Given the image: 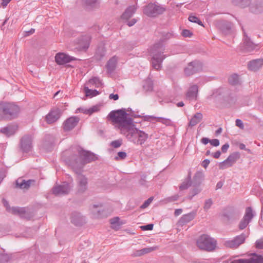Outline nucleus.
Returning a JSON list of instances; mask_svg holds the SVG:
<instances>
[{
    "label": "nucleus",
    "mask_w": 263,
    "mask_h": 263,
    "mask_svg": "<svg viewBox=\"0 0 263 263\" xmlns=\"http://www.w3.org/2000/svg\"><path fill=\"white\" fill-rule=\"evenodd\" d=\"M263 65V59H258L250 61L248 64V69L251 71H256Z\"/></svg>",
    "instance_id": "nucleus-24"
},
{
    "label": "nucleus",
    "mask_w": 263,
    "mask_h": 263,
    "mask_svg": "<svg viewBox=\"0 0 263 263\" xmlns=\"http://www.w3.org/2000/svg\"><path fill=\"white\" fill-rule=\"evenodd\" d=\"M158 249V247L157 246L145 248L140 250L135 251L134 253V255L135 256H141L142 255L148 254Z\"/></svg>",
    "instance_id": "nucleus-28"
},
{
    "label": "nucleus",
    "mask_w": 263,
    "mask_h": 263,
    "mask_svg": "<svg viewBox=\"0 0 263 263\" xmlns=\"http://www.w3.org/2000/svg\"><path fill=\"white\" fill-rule=\"evenodd\" d=\"M88 84L95 85L96 87H99L102 85L101 81L98 77H93L90 79L88 81Z\"/></svg>",
    "instance_id": "nucleus-38"
},
{
    "label": "nucleus",
    "mask_w": 263,
    "mask_h": 263,
    "mask_svg": "<svg viewBox=\"0 0 263 263\" xmlns=\"http://www.w3.org/2000/svg\"><path fill=\"white\" fill-rule=\"evenodd\" d=\"M21 111L20 107L16 104L0 101V120L10 121L17 118Z\"/></svg>",
    "instance_id": "nucleus-3"
},
{
    "label": "nucleus",
    "mask_w": 263,
    "mask_h": 263,
    "mask_svg": "<svg viewBox=\"0 0 263 263\" xmlns=\"http://www.w3.org/2000/svg\"><path fill=\"white\" fill-rule=\"evenodd\" d=\"M117 58L114 56L111 58L107 63L106 67L108 72H112L116 67Z\"/></svg>",
    "instance_id": "nucleus-29"
},
{
    "label": "nucleus",
    "mask_w": 263,
    "mask_h": 263,
    "mask_svg": "<svg viewBox=\"0 0 263 263\" xmlns=\"http://www.w3.org/2000/svg\"><path fill=\"white\" fill-rule=\"evenodd\" d=\"M210 163V161L209 159H206L202 162L201 166L204 168H206L208 166Z\"/></svg>",
    "instance_id": "nucleus-59"
},
{
    "label": "nucleus",
    "mask_w": 263,
    "mask_h": 263,
    "mask_svg": "<svg viewBox=\"0 0 263 263\" xmlns=\"http://www.w3.org/2000/svg\"><path fill=\"white\" fill-rule=\"evenodd\" d=\"M61 115V112L59 108L53 109L46 115V121L48 124H52L58 121Z\"/></svg>",
    "instance_id": "nucleus-17"
},
{
    "label": "nucleus",
    "mask_w": 263,
    "mask_h": 263,
    "mask_svg": "<svg viewBox=\"0 0 263 263\" xmlns=\"http://www.w3.org/2000/svg\"><path fill=\"white\" fill-rule=\"evenodd\" d=\"M232 3L241 8H245L251 3V0H232Z\"/></svg>",
    "instance_id": "nucleus-34"
},
{
    "label": "nucleus",
    "mask_w": 263,
    "mask_h": 263,
    "mask_svg": "<svg viewBox=\"0 0 263 263\" xmlns=\"http://www.w3.org/2000/svg\"><path fill=\"white\" fill-rule=\"evenodd\" d=\"M210 144L214 146H218L219 145V141L217 139H212L210 141Z\"/></svg>",
    "instance_id": "nucleus-58"
},
{
    "label": "nucleus",
    "mask_w": 263,
    "mask_h": 263,
    "mask_svg": "<svg viewBox=\"0 0 263 263\" xmlns=\"http://www.w3.org/2000/svg\"><path fill=\"white\" fill-rule=\"evenodd\" d=\"M107 119L120 130V134L134 144L142 145L148 138L147 134L136 127L133 119L126 112L125 108L111 111Z\"/></svg>",
    "instance_id": "nucleus-1"
},
{
    "label": "nucleus",
    "mask_w": 263,
    "mask_h": 263,
    "mask_svg": "<svg viewBox=\"0 0 263 263\" xmlns=\"http://www.w3.org/2000/svg\"><path fill=\"white\" fill-rule=\"evenodd\" d=\"M197 245L201 250L211 251L215 249L216 241L209 236L204 234L197 239Z\"/></svg>",
    "instance_id": "nucleus-6"
},
{
    "label": "nucleus",
    "mask_w": 263,
    "mask_h": 263,
    "mask_svg": "<svg viewBox=\"0 0 263 263\" xmlns=\"http://www.w3.org/2000/svg\"><path fill=\"white\" fill-rule=\"evenodd\" d=\"M70 218L71 222L76 226H80L85 223V218L79 213H72Z\"/></svg>",
    "instance_id": "nucleus-22"
},
{
    "label": "nucleus",
    "mask_w": 263,
    "mask_h": 263,
    "mask_svg": "<svg viewBox=\"0 0 263 263\" xmlns=\"http://www.w3.org/2000/svg\"><path fill=\"white\" fill-rule=\"evenodd\" d=\"M137 7L135 5L129 6L123 13L121 17L123 20H128L135 13Z\"/></svg>",
    "instance_id": "nucleus-27"
},
{
    "label": "nucleus",
    "mask_w": 263,
    "mask_h": 263,
    "mask_svg": "<svg viewBox=\"0 0 263 263\" xmlns=\"http://www.w3.org/2000/svg\"><path fill=\"white\" fill-rule=\"evenodd\" d=\"M149 118L152 119H156L157 122H160L166 125H170L171 122V120L168 119L163 118L161 117L156 118L154 116H149Z\"/></svg>",
    "instance_id": "nucleus-41"
},
{
    "label": "nucleus",
    "mask_w": 263,
    "mask_h": 263,
    "mask_svg": "<svg viewBox=\"0 0 263 263\" xmlns=\"http://www.w3.org/2000/svg\"><path fill=\"white\" fill-rule=\"evenodd\" d=\"M255 257L250 258V263H263V256L254 254Z\"/></svg>",
    "instance_id": "nucleus-40"
},
{
    "label": "nucleus",
    "mask_w": 263,
    "mask_h": 263,
    "mask_svg": "<svg viewBox=\"0 0 263 263\" xmlns=\"http://www.w3.org/2000/svg\"><path fill=\"white\" fill-rule=\"evenodd\" d=\"M182 195V194L180 193V195L179 194H176V195H174L172 196H171V197H169L168 198H167L166 199V200L167 201V202H173V201H177L178 198H179V197L181 196Z\"/></svg>",
    "instance_id": "nucleus-44"
},
{
    "label": "nucleus",
    "mask_w": 263,
    "mask_h": 263,
    "mask_svg": "<svg viewBox=\"0 0 263 263\" xmlns=\"http://www.w3.org/2000/svg\"><path fill=\"white\" fill-rule=\"evenodd\" d=\"M213 204V201L211 199H209L208 200H206L204 203V210L205 211H208L211 206V205Z\"/></svg>",
    "instance_id": "nucleus-48"
},
{
    "label": "nucleus",
    "mask_w": 263,
    "mask_h": 263,
    "mask_svg": "<svg viewBox=\"0 0 263 263\" xmlns=\"http://www.w3.org/2000/svg\"><path fill=\"white\" fill-rule=\"evenodd\" d=\"M246 238V237L245 234H241L232 240L224 241V246L227 248L236 249L245 242Z\"/></svg>",
    "instance_id": "nucleus-12"
},
{
    "label": "nucleus",
    "mask_w": 263,
    "mask_h": 263,
    "mask_svg": "<svg viewBox=\"0 0 263 263\" xmlns=\"http://www.w3.org/2000/svg\"><path fill=\"white\" fill-rule=\"evenodd\" d=\"M109 99L116 101L119 99V96L118 94L111 93L109 96Z\"/></svg>",
    "instance_id": "nucleus-62"
},
{
    "label": "nucleus",
    "mask_w": 263,
    "mask_h": 263,
    "mask_svg": "<svg viewBox=\"0 0 263 263\" xmlns=\"http://www.w3.org/2000/svg\"><path fill=\"white\" fill-rule=\"evenodd\" d=\"M105 50L103 47L99 48L96 52L97 57L99 60L105 56Z\"/></svg>",
    "instance_id": "nucleus-42"
},
{
    "label": "nucleus",
    "mask_w": 263,
    "mask_h": 263,
    "mask_svg": "<svg viewBox=\"0 0 263 263\" xmlns=\"http://www.w3.org/2000/svg\"><path fill=\"white\" fill-rule=\"evenodd\" d=\"M84 91L87 97H92L96 96L99 94V91L97 90H91L88 87H84Z\"/></svg>",
    "instance_id": "nucleus-37"
},
{
    "label": "nucleus",
    "mask_w": 263,
    "mask_h": 263,
    "mask_svg": "<svg viewBox=\"0 0 263 263\" xmlns=\"http://www.w3.org/2000/svg\"><path fill=\"white\" fill-rule=\"evenodd\" d=\"M71 189L69 183L64 182L62 184L57 185L53 187L52 193L56 196L67 195Z\"/></svg>",
    "instance_id": "nucleus-10"
},
{
    "label": "nucleus",
    "mask_w": 263,
    "mask_h": 263,
    "mask_svg": "<svg viewBox=\"0 0 263 263\" xmlns=\"http://www.w3.org/2000/svg\"><path fill=\"white\" fill-rule=\"evenodd\" d=\"M88 8H96L99 6V0H84Z\"/></svg>",
    "instance_id": "nucleus-36"
},
{
    "label": "nucleus",
    "mask_w": 263,
    "mask_h": 263,
    "mask_svg": "<svg viewBox=\"0 0 263 263\" xmlns=\"http://www.w3.org/2000/svg\"><path fill=\"white\" fill-rule=\"evenodd\" d=\"M153 199V197H150L147 200L144 201V202L141 205V208L144 209L147 207L149 204L152 202Z\"/></svg>",
    "instance_id": "nucleus-53"
},
{
    "label": "nucleus",
    "mask_w": 263,
    "mask_h": 263,
    "mask_svg": "<svg viewBox=\"0 0 263 263\" xmlns=\"http://www.w3.org/2000/svg\"><path fill=\"white\" fill-rule=\"evenodd\" d=\"M79 121V118L77 117H71L67 119L63 124V129L65 131H70L75 127Z\"/></svg>",
    "instance_id": "nucleus-20"
},
{
    "label": "nucleus",
    "mask_w": 263,
    "mask_h": 263,
    "mask_svg": "<svg viewBox=\"0 0 263 263\" xmlns=\"http://www.w3.org/2000/svg\"><path fill=\"white\" fill-rule=\"evenodd\" d=\"M75 60L76 58L62 52L58 53L55 56V61L58 65H64Z\"/></svg>",
    "instance_id": "nucleus-18"
},
{
    "label": "nucleus",
    "mask_w": 263,
    "mask_h": 263,
    "mask_svg": "<svg viewBox=\"0 0 263 263\" xmlns=\"http://www.w3.org/2000/svg\"><path fill=\"white\" fill-rule=\"evenodd\" d=\"M165 10L164 6L158 3H151L143 7V12L148 17H154L162 14Z\"/></svg>",
    "instance_id": "nucleus-5"
},
{
    "label": "nucleus",
    "mask_w": 263,
    "mask_h": 263,
    "mask_svg": "<svg viewBox=\"0 0 263 263\" xmlns=\"http://www.w3.org/2000/svg\"><path fill=\"white\" fill-rule=\"evenodd\" d=\"M99 110L98 107L97 106H94L89 109H87L85 111V113L88 114H91Z\"/></svg>",
    "instance_id": "nucleus-54"
},
{
    "label": "nucleus",
    "mask_w": 263,
    "mask_h": 263,
    "mask_svg": "<svg viewBox=\"0 0 263 263\" xmlns=\"http://www.w3.org/2000/svg\"><path fill=\"white\" fill-rule=\"evenodd\" d=\"M198 91V87L197 85L191 86L186 93V98L189 100H196Z\"/></svg>",
    "instance_id": "nucleus-26"
},
{
    "label": "nucleus",
    "mask_w": 263,
    "mask_h": 263,
    "mask_svg": "<svg viewBox=\"0 0 263 263\" xmlns=\"http://www.w3.org/2000/svg\"><path fill=\"white\" fill-rule=\"evenodd\" d=\"M32 138L31 136H24L21 140V148L23 152H30L32 148Z\"/></svg>",
    "instance_id": "nucleus-16"
},
{
    "label": "nucleus",
    "mask_w": 263,
    "mask_h": 263,
    "mask_svg": "<svg viewBox=\"0 0 263 263\" xmlns=\"http://www.w3.org/2000/svg\"><path fill=\"white\" fill-rule=\"evenodd\" d=\"M243 31L244 37L243 45L241 47V50L244 52H249L254 50L257 45L251 41L250 38L247 35L246 33Z\"/></svg>",
    "instance_id": "nucleus-15"
},
{
    "label": "nucleus",
    "mask_w": 263,
    "mask_h": 263,
    "mask_svg": "<svg viewBox=\"0 0 263 263\" xmlns=\"http://www.w3.org/2000/svg\"><path fill=\"white\" fill-rule=\"evenodd\" d=\"M216 26L223 34L227 35L231 32L232 24L227 21L221 20L216 22Z\"/></svg>",
    "instance_id": "nucleus-14"
},
{
    "label": "nucleus",
    "mask_w": 263,
    "mask_h": 263,
    "mask_svg": "<svg viewBox=\"0 0 263 263\" xmlns=\"http://www.w3.org/2000/svg\"><path fill=\"white\" fill-rule=\"evenodd\" d=\"M254 216V214L253 213L252 208L251 207H247L246 209L245 215L239 222L238 226L239 229L240 230L245 229Z\"/></svg>",
    "instance_id": "nucleus-11"
},
{
    "label": "nucleus",
    "mask_w": 263,
    "mask_h": 263,
    "mask_svg": "<svg viewBox=\"0 0 263 263\" xmlns=\"http://www.w3.org/2000/svg\"><path fill=\"white\" fill-rule=\"evenodd\" d=\"M91 37L89 34L81 36L78 40L80 50L86 51L89 47Z\"/></svg>",
    "instance_id": "nucleus-19"
},
{
    "label": "nucleus",
    "mask_w": 263,
    "mask_h": 263,
    "mask_svg": "<svg viewBox=\"0 0 263 263\" xmlns=\"http://www.w3.org/2000/svg\"><path fill=\"white\" fill-rule=\"evenodd\" d=\"M79 154L72 155L69 159V165L75 173L82 172L86 164L98 159L96 154L84 150L79 151Z\"/></svg>",
    "instance_id": "nucleus-2"
},
{
    "label": "nucleus",
    "mask_w": 263,
    "mask_h": 263,
    "mask_svg": "<svg viewBox=\"0 0 263 263\" xmlns=\"http://www.w3.org/2000/svg\"><path fill=\"white\" fill-rule=\"evenodd\" d=\"M188 19L191 22L196 23H197L198 24H199V25L203 26L201 21L198 18V17H197L196 16L190 15Z\"/></svg>",
    "instance_id": "nucleus-43"
},
{
    "label": "nucleus",
    "mask_w": 263,
    "mask_h": 263,
    "mask_svg": "<svg viewBox=\"0 0 263 263\" xmlns=\"http://www.w3.org/2000/svg\"><path fill=\"white\" fill-rule=\"evenodd\" d=\"M249 6L252 13L257 14L263 11V2L256 1Z\"/></svg>",
    "instance_id": "nucleus-23"
},
{
    "label": "nucleus",
    "mask_w": 263,
    "mask_h": 263,
    "mask_svg": "<svg viewBox=\"0 0 263 263\" xmlns=\"http://www.w3.org/2000/svg\"><path fill=\"white\" fill-rule=\"evenodd\" d=\"M120 218L118 217H116L113 218H111L110 220V222L111 224H115L118 223Z\"/></svg>",
    "instance_id": "nucleus-63"
},
{
    "label": "nucleus",
    "mask_w": 263,
    "mask_h": 263,
    "mask_svg": "<svg viewBox=\"0 0 263 263\" xmlns=\"http://www.w3.org/2000/svg\"><path fill=\"white\" fill-rule=\"evenodd\" d=\"M16 130V127L14 126H8L2 128L1 130V132L6 136L9 137L14 134Z\"/></svg>",
    "instance_id": "nucleus-32"
},
{
    "label": "nucleus",
    "mask_w": 263,
    "mask_h": 263,
    "mask_svg": "<svg viewBox=\"0 0 263 263\" xmlns=\"http://www.w3.org/2000/svg\"><path fill=\"white\" fill-rule=\"evenodd\" d=\"M201 190L198 188H195L191 192V195H189L187 196V198L190 200H192L193 197L195 196L196 195L198 194L200 192Z\"/></svg>",
    "instance_id": "nucleus-45"
},
{
    "label": "nucleus",
    "mask_w": 263,
    "mask_h": 263,
    "mask_svg": "<svg viewBox=\"0 0 263 263\" xmlns=\"http://www.w3.org/2000/svg\"><path fill=\"white\" fill-rule=\"evenodd\" d=\"M193 34L192 32L187 29H183L181 32V35L185 37H191Z\"/></svg>",
    "instance_id": "nucleus-46"
},
{
    "label": "nucleus",
    "mask_w": 263,
    "mask_h": 263,
    "mask_svg": "<svg viewBox=\"0 0 263 263\" xmlns=\"http://www.w3.org/2000/svg\"><path fill=\"white\" fill-rule=\"evenodd\" d=\"M230 263H250V258L249 259H238L231 261Z\"/></svg>",
    "instance_id": "nucleus-49"
},
{
    "label": "nucleus",
    "mask_w": 263,
    "mask_h": 263,
    "mask_svg": "<svg viewBox=\"0 0 263 263\" xmlns=\"http://www.w3.org/2000/svg\"><path fill=\"white\" fill-rule=\"evenodd\" d=\"M8 212L14 215H19L21 216H23V214L25 213V209L24 208L12 207Z\"/></svg>",
    "instance_id": "nucleus-33"
},
{
    "label": "nucleus",
    "mask_w": 263,
    "mask_h": 263,
    "mask_svg": "<svg viewBox=\"0 0 263 263\" xmlns=\"http://www.w3.org/2000/svg\"><path fill=\"white\" fill-rule=\"evenodd\" d=\"M240 157V155L239 152H235L231 154L226 160L219 163V169L224 170L233 166Z\"/></svg>",
    "instance_id": "nucleus-9"
},
{
    "label": "nucleus",
    "mask_w": 263,
    "mask_h": 263,
    "mask_svg": "<svg viewBox=\"0 0 263 263\" xmlns=\"http://www.w3.org/2000/svg\"><path fill=\"white\" fill-rule=\"evenodd\" d=\"M153 86H154L153 81L149 78H147L146 79L144 80L143 82L142 87H143V90L145 92L152 91L153 90Z\"/></svg>",
    "instance_id": "nucleus-30"
},
{
    "label": "nucleus",
    "mask_w": 263,
    "mask_h": 263,
    "mask_svg": "<svg viewBox=\"0 0 263 263\" xmlns=\"http://www.w3.org/2000/svg\"><path fill=\"white\" fill-rule=\"evenodd\" d=\"M164 47L160 43H156L151 49V53L153 54L151 62L153 67L156 70H160L162 68V63L166 55L163 54Z\"/></svg>",
    "instance_id": "nucleus-4"
},
{
    "label": "nucleus",
    "mask_w": 263,
    "mask_h": 263,
    "mask_svg": "<svg viewBox=\"0 0 263 263\" xmlns=\"http://www.w3.org/2000/svg\"><path fill=\"white\" fill-rule=\"evenodd\" d=\"M202 63L199 61H194L189 63L187 66L184 68V73L190 76L196 73L199 72L202 70Z\"/></svg>",
    "instance_id": "nucleus-8"
},
{
    "label": "nucleus",
    "mask_w": 263,
    "mask_h": 263,
    "mask_svg": "<svg viewBox=\"0 0 263 263\" xmlns=\"http://www.w3.org/2000/svg\"><path fill=\"white\" fill-rule=\"evenodd\" d=\"M10 259V257L8 254H2L1 255V260L3 262H7Z\"/></svg>",
    "instance_id": "nucleus-56"
},
{
    "label": "nucleus",
    "mask_w": 263,
    "mask_h": 263,
    "mask_svg": "<svg viewBox=\"0 0 263 263\" xmlns=\"http://www.w3.org/2000/svg\"><path fill=\"white\" fill-rule=\"evenodd\" d=\"M82 172L76 173L77 174L76 179L77 192L79 194H83L88 189V178Z\"/></svg>",
    "instance_id": "nucleus-7"
},
{
    "label": "nucleus",
    "mask_w": 263,
    "mask_h": 263,
    "mask_svg": "<svg viewBox=\"0 0 263 263\" xmlns=\"http://www.w3.org/2000/svg\"><path fill=\"white\" fill-rule=\"evenodd\" d=\"M117 155H118V156L116 157V158H115V159L116 160H118L119 159L123 160L127 156L126 153L124 152H119L118 153Z\"/></svg>",
    "instance_id": "nucleus-50"
},
{
    "label": "nucleus",
    "mask_w": 263,
    "mask_h": 263,
    "mask_svg": "<svg viewBox=\"0 0 263 263\" xmlns=\"http://www.w3.org/2000/svg\"><path fill=\"white\" fill-rule=\"evenodd\" d=\"M137 20L136 18H133L130 21H128L126 23V24L129 26V27H132L133 26V25H134L137 22Z\"/></svg>",
    "instance_id": "nucleus-57"
},
{
    "label": "nucleus",
    "mask_w": 263,
    "mask_h": 263,
    "mask_svg": "<svg viewBox=\"0 0 263 263\" xmlns=\"http://www.w3.org/2000/svg\"><path fill=\"white\" fill-rule=\"evenodd\" d=\"M111 145L114 148H118L122 144V141L119 140H115L111 142Z\"/></svg>",
    "instance_id": "nucleus-51"
},
{
    "label": "nucleus",
    "mask_w": 263,
    "mask_h": 263,
    "mask_svg": "<svg viewBox=\"0 0 263 263\" xmlns=\"http://www.w3.org/2000/svg\"><path fill=\"white\" fill-rule=\"evenodd\" d=\"M196 214V211H192L188 214L182 215L179 220V224L183 226L190 222L195 218Z\"/></svg>",
    "instance_id": "nucleus-25"
},
{
    "label": "nucleus",
    "mask_w": 263,
    "mask_h": 263,
    "mask_svg": "<svg viewBox=\"0 0 263 263\" xmlns=\"http://www.w3.org/2000/svg\"><path fill=\"white\" fill-rule=\"evenodd\" d=\"M236 125L239 128L242 129L243 128V124L242 121L240 119H236L235 121Z\"/></svg>",
    "instance_id": "nucleus-61"
},
{
    "label": "nucleus",
    "mask_w": 263,
    "mask_h": 263,
    "mask_svg": "<svg viewBox=\"0 0 263 263\" xmlns=\"http://www.w3.org/2000/svg\"><path fill=\"white\" fill-rule=\"evenodd\" d=\"M191 184L192 181L191 176L189 175L187 178L179 186L180 192L184 190H187L190 186H191Z\"/></svg>",
    "instance_id": "nucleus-35"
},
{
    "label": "nucleus",
    "mask_w": 263,
    "mask_h": 263,
    "mask_svg": "<svg viewBox=\"0 0 263 263\" xmlns=\"http://www.w3.org/2000/svg\"><path fill=\"white\" fill-rule=\"evenodd\" d=\"M35 182V180L29 179L27 181L22 179H18L15 181V187L20 188L21 189L28 190L32 183Z\"/></svg>",
    "instance_id": "nucleus-21"
},
{
    "label": "nucleus",
    "mask_w": 263,
    "mask_h": 263,
    "mask_svg": "<svg viewBox=\"0 0 263 263\" xmlns=\"http://www.w3.org/2000/svg\"><path fill=\"white\" fill-rule=\"evenodd\" d=\"M154 224L152 223L148 224L146 225L142 226L141 227L143 231L152 230L153 229Z\"/></svg>",
    "instance_id": "nucleus-55"
},
{
    "label": "nucleus",
    "mask_w": 263,
    "mask_h": 263,
    "mask_svg": "<svg viewBox=\"0 0 263 263\" xmlns=\"http://www.w3.org/2000/svg\"><path fill=\"white\" fill-rule=\"evenodd\" d=\"M3 202L4 206H5V208L6 209L7 211L8 212L11 208L8 202L7 201H6V200L3 199Z\"/></svg>",
    "instance_id": "nucleus-64"
},
{
    "label": "nucleus",
    "mask_w": 263,
    "mask_h": 263,
    "mask_svg": "<svg viewBox=\"0 0 263 263\" xmlns=\"http://www.w3.org/2000/svg\"><path fill=\"white\" fill-rule=\"evenodd\" d=\"M229 82L230 84L235 85L239 83V77L236 74H233L229 78Z\"/></svg>",
    "instance_id": "nucleus-39"
},
{
    "label": "nucleus",
    "mask_w": 263,
    "mask_h": 263,
    "mask_svg": "<svg viewBox=\"0 0 263 263\" xmlns=\"http://www.w3.org/2000/svg\"><path fill=\"white\" fill-rule=\"evenodd\" d=\"M146 176L145 175L142 176L139 180V183L142 186L147 187V181H146Z\"/></svg>",
    "instance_id": "nucleus-47"
},
{
    "label": "nucleus",
    "mask_w": 263,
    "mask_h": 263,
    "mask_svg": "<svg viewBox=\"0 0 263 263\" xmlns=\"http://www.w3.org/2000/svg\"><path fill=\"white\" fill-rule=\"evenodd\" d=\"M255 247L257 249H263V238L256 240L255 242Z\"/></svg>",
    "instance_id": "nucleus-52"
},
{
    "label": "nucleus",
    "mask_w": 263,
    "mask_h": 263,
    "mask_svg": "<svg viewBox=\"0 0 263 263\" xmlns=\"http://www.w3.org/2000/svg\"><path fill=\"white\" fill-rule=\"evenodd\" d=\"M229 148V144L228 143H225L221 147V151L222 153H225L227 152L228 148Z\"/></svg>",
    "instance_id": "nucleus-60"
},
{
    "label": "nucleus",
    "mask_w": 263,
    "mask_h": 263,
    "mask_svg": "<svg viewBox=\"0 0 263 263\" xmlns=\"http://www.w3.org/2000/svg\"><path fill=\"white\" fill-rule=\"evenodd\" d=\"M238 212L233 208H229L223 211L221 214L223 221L228 222L237 218Z\"/></svg>",
    "instance_id": "nucleus-13"
},
{
    "label": "nucleus",
    "mask_w": 263,
    "mask_h": 263,
    "mask_svg": "<svg viewBox=\"0 0 263 263\" xmlns=\"http://www.w3.org/2000/svg\"><path fill=\"white\" fill-rule=\"evenodd\" d=\"M202 117L203 116L201 112L196 113L190 120V121L189 123V126L192 127L196 125L201 121Z\"/></svg>",
    "instance_id": "nucleus-31"
}]
</instances>
